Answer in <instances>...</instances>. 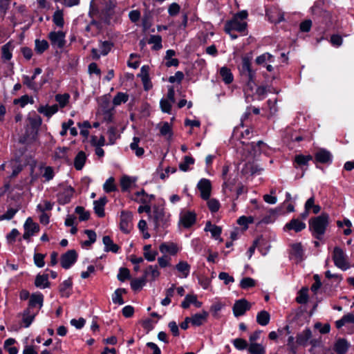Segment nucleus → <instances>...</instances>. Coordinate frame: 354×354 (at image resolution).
<instances>
[{
    "label": "nucleus",
    "instance_id": "nucleus-51",
    "mask_svg": "<svg viewBox=\"0 0 354 354\" xmlns=\"http://www.w3.org/2000/svg\"><path fill=\"white\" fill-rule=\"evenodd\" d=\"M160 133L162 136L168 137V138L172 136L171 127L167 122H164L160 127Z\"/></svg>",
    "mask_w": 354,
    "mask_h": 354
},
{
    "label": "nucleus",
    "instance_id": "nucleus-50",
    "mask_svg": "<svg viewBox=\"0 0 354 354\" xmlns=\"http://www.w3.org/2000/svg\"><path fill=\"white\" fill-rule=\"evenodd\" d=\"M48 43L46 40H35V50L37 53L41 54L48 48Z\"/></svg>",
    "mask_w": 354,
    "mask_h": 354
},
{
    "label": "nucleus",
    "instance_id": "nucleus-37",
    "mask_svg": "<svg viewBox=\"0 0 354 354\" xmlns=\"http://www.w3.org/2000/svg\"><path fill=\"white\" fill-rule=\"evenodd\" d=\"M143 250L144 257L147 261H153L156 259L158 252L156 250H152L151 245H145L143 247Z\"/></svg>",
    "mask_w": 354,
    "mask_h": 354
},
{
    "label": "nucleus",
    "instance_id": "nucleus-28",
    "mask_svg": "<svg viewBox=\"0 0 354 354\" xmlns=\"http://www.w3.org/2000/svg\"><path fill=\"white\" fill-rule=\"evenodd\" d=\"M219 74L223 81L226 84H229L233 82L234 77L230 68L226 66L221 67Z\"/></svg>",
    "mask_w": 354,
    "mask_h": 354
},
{
    "label": "nucleus",
    "instance_id": "nucleus-17",
    "mask_svg": "<svg viewBox=\"0 0 354 354\" xmlns=\"http://www.w3.org/2000/svg\"><path fill=\"white\" fill-rule=\"evenodd\" d=\"M209 314L207 311L203 310L200 313H196L192 315L190 318L192 325L199 326L203 324L207 319Z\"/></svg>",
    "mask_w": 354,
    "mask_h": 354
},
{
    "label": "nucleus",
    "instance_id": "nucleus-54",
    "mask_svg": "<svg viewBox=\"0 0 354 354\" xmlns=\"http://www.w3.org/2000/svg\"><path fill=\"white\" fill-rule=\"evenodd\" d=\"M148 194L145 193L144 190H142L140 192H138L136 193V198L134 200L142 204H148L149 203V199H148Z\"/></svg>",
    "mask_w": 354,
    "mask_h": 354
},
{
    "label": "nucleus",
    "instance_id": "nucleus-58",
    "mask_svg": "<svg viewBox=\"0 0 354 354\" xmlns=\"http://www.w3.org/2000/svg\"><path fill=\"white\" fill-rule=\"evenodd\" d=\"M233 345L238 350H244L248 347V342L241 338H236L232 341Z\"/></svg>",
    "mask_w": 354,
    "mask_h": 354
},
{
    "label": "nucleus",
    "instance_id": "nucleus-64",
    "mask_svg": "<svg viewBox=\"0 0 354 354\" xmlns=\"http://www.w3.org/2000/svg\"><path fill=\"white\" fill-rule=\"evenodd\" d=\"M112 301L113 303L115 304H124V301L122 299V290L120 289H117L114 294L113 295V297H112Z\"/></svg>",
    "mask_w": 354,
    "mask_h": 354
},
{
    "label": "nucleus",
    "instance_id": "nucleus-46",
    "mask_svg": "<svg viewBox=\"0 0 354 354\" xmlns=\"http://www.w3.org/2000/svg\"><path fill=\"white\" fill-rule=\"evenodd\" d=\"M313 157L310 155L304 156L302 154L297 155L295 158V162L299 167L306 165L311 160Z\"/></svg>",
    "mask_w": 354,
    "mask_h": 354
},
{
    "label": "nucleus",
    "instance_id": "nucleus-39",
    "mask_svg": "<svg viewBox=\"0 0 354 354\" xmlns=\"http://www.w3.org/2000/svg\"><path fill=\"white\" fill-rule=\"evenodd\" d=\"M53 23L59 28H62L64 24V14L62 10H57L53 15Z\"/></svg>",
    "mask_w": 354,
    "mask_h": 354
},
{
    "label": "nucleus",
    "instance_id": "nucleus-3",
    "mask_svg": "<svg viewBox=\"0 0 354 354\" xmlns=\"http://www.w3.org/2000/svg\"><path fill=\"white\" fill-rule=\"evenodd\" d=\"M240 72L248 79V86L252 89L255 85V71L251 68V58L246 56L242 57Z\"/></svg>",
    "mask_w": 354,
    "mask_h": 354
},
{
    "label": "nucleus",
    "instance_id": "nucleus-31",
    "mask_svg": "<svg viewBox=\"0 0 354 354\" xmlns=\"http://www.w3.org/2000/svg\"><path fill=\"white\" fill-rule=\"evenodd\" d=\"M136 178L129 176H123L120 179V186L122 192H127L131 186L135 183Z\"/></svg>",
    "mask_w": 354,
    "mask_h": 354
},
{
    "label": "nucleus",
    "instance_id": "nucleus-26",
    "mask_svg": "<svg viewBox=\"0 0 354 354\" xmlns=\"http://www.w3.org/2000/svg\"><path fill=\"white\" fill-rule=\"evenodd\" d=\"M312 336L311 330L309 328L304 330L297 336V344L305 346Z\"/></svg>",
    "mask_w": 354,
    "mask_h": 354
},
{
    "label": "nucleus",
    "instance_id": "nucleus-43",
    "mask_svg": "<svg viewBox=\"0 0 354 354\" xmlns=\"http://www.w3.org/2000/svg\"><path fill=\"white\" fill-rule=\"evenodd\" d=\"M146 284V278L145 276L138 278V279H134L131 282V288L135 290L138 291L142 289V288Z\"/></svg>",
    "mask_w": 354,
    "mask_h": 354
},
{
    "label": "nucleus",
    "instance_id": "nucleus-29",
    "mask_svg": "<svg viewBox=\"0 0 354 354\" xmlns=\"http://www.w3.org/2000/svg\"><path fill=\"white\" fill-rule=\"evenodd\" d=\"M37 111L39 113L50 118L58 111V106L57 104L53 106H41L38 108Z\"/></svg>",
    "mask_w": 354,
    "mask_h": 354
},
{
    "label": "nucleus",
    "instance_id": "nucleus-2",
    "mask_svg": "<svg viewBox=\"0 0 354 354\" xmlns=\"http://www.w3.org/2000/svg\"><path fill=\"white\" fill-rule=\"evenodd\" d=\"M328 215L322 214L320 216L312 218L309 220V228L313 235L317 239H321L325 233L328 225Z\"/></svg>",
    "mask_w": 354,
    "mask_h": 354
},
{
    "label": "nucleus",
    "instance_id": "nucleus-38",
    "mask_svg": "<svg viewBox=\"0 0 354 354\" xmlns=\"http://www.w3.org/2000/svg\"><path fill=\"white\" fill-rule=\"evenodd\" d=\"M140 138L138 137H134L133 138V142L130 145V148L132 151L135 152V154L138 157H140L144 154V149L142 147H140L138 146V143L140 142Z\"/></svg>",
    "mask_w": 354,
    "mask_h": 354
},
{
    "label": "nucleus",
    "instance_id": "nucleus-48",
    "mask_svg": "<svg viewBox=\"0 0 354 354\" xmlns=\"http://www.w3.org/2000/svg\"><path fill=\"white\" fill-rule=\"evenodd\" d=\"M148 43L153 44V49L155 50H160L162 47V37L160 35H151Z\"/></svg>",
    "mask_w": 354,
    "mask_h": 354
},
{
    "label": "nucleus",
    "instance_id": "nucleus-27",
    "mask_svg": "<svg viewBox=\"0 0 354 354\" xmlns=\"http://www.w3.org/2000/svg\"><path fill=\"white\" fill-rule=\"evenodd\" d=\"M103 243L104 245V250L106 252H112L117 253L119 250V246L115 244L109 236H104L102 239Z\"/></svg>",
    "mask_w": 354,
    "mask_h": 354
},
{
    "label": "nucleus",
    "instance_id": "nucleus-57",
    "mask_svg": "<svg viewBox=\"0 0 354 354\" xmlns=\"http://www.w3.org/2000/svg\"><path fill=\"white\" fill-rule=\"evenodd\" d=\"M53 203H51L50 201H44L37 205V209L41 212H45L46 211H49L53 209Z\"/></svg>",
    "mask_w": 354,
    "mask_h": 354
},
{
    "label": "nucleus",
    "instance_id": "nucleus-10",
    "mask_svg": "<svg viewBox=\"0 0 354 354\" xmlns=\"http://www.w3.org/2000/svg\"><path fill=\"white\" fill-rule=\"evenodd\" d=\"M250 308V304L245 299H240L235 302L233 306V313L235 317H239L245 314Z\"/></svg>",
    "mask_w": 354,
    "mask_h": 354
},
{
    "label": "nucleus",
    "instance_id": "nucleus-49",
    "mask_svg": "<svg viewBox=\"0 0 354 354\" xmlns=\"http://www.w3.org/2000/svg\"><path fill=\"white\" fill-rule=\"evenodd\" d=\"M13 103L15 104H19L21 107H24L28 103L33 104L34 100L28 95H24L18 99H15Z\"/></svg>",
    "mask_w": 354,
    "mask_h": 354
},
{
    "label": "nucleus",
    "instance_id": "nucleus-20",
    "mask_svg": "<svg viewBox=\"0 0 354 354\" xmlns=\"http://www.w3.org/2000/svg\"><path fill=\"white\" fill-rule=\"evenodd\" d=\"M175 268L176 270L180 274L179 275L180 277L187 278L189 276L191 266L187 261H179V263L176 265Z\"/></svg>",
    "mask_w": 354,
    "mask_h": 354
},
{
    "label": "nucleus",
    "instance_id": "nucleus-9",
    "mask_svg": "<svg viewBox=\"0 0 354 354\" xmlns=\"http://www.w3.org/2000/svg\"><path fill=\"white\" fill-rule=\"evenodd\" d=\"M77 254L75 250H71L61 257V265L64 269H68L77 261Z\"/></svg>",
    "mask_w": 354,
    "mask_h": 354
},
{
    "label": "nucleus",
    "instance_id": "nucleus-30",
    "mask_svg": "<svg viewBox=\"0 0 354 354\" xmlns=\"http://www.w3.org/2000/svg\"><path fill=\"white\" fill-rule=\"evenodd\" d=\"M205 231L209 232L213 238L218 239L221 234V227L212 225L209 221H208L205 225Z\"/></svg>",
    "mask_w": 354,
    "mask_h": 354
},
{
    "label": "nucleus",
    "instance_id": "nucleus-33",
    "mask_svg": "<svg viewBox=\"0 0 354 354\" xmlns=\"http://www.w3.org/2000/svg\"><path fill=\"white\" fill-rule=\"evenodd\" d=\"M270 320V313L266 310H261L257 315V322L263 326L268 325Z\"/></svg>",
    "mask_w": 354,
    "mask_h": 354
},
{
    "label": "nucleus",
    "instance_id": "nucleus-1",
    "mask_svg": "<svg viewBox=\"0 0 354 354\" xmlns=\"http://www.w3.org/2000/svg\"><path fill=\"white\" fill-rule=\"evenodd\" d=\"M248 13L245 10L235 13L231 19L225 23L224 31L225 32L236 31L243 36L248 35Z\"/></svg>",
    "mask_w": 354,
    "mask_h": 354
},
{
    "label": "nucleus",
    "instance_id": "nucleus-25",
    "mask_svg": "<svg viewBox=\"0 0 354 354\" xmlns=\"http://www.w3.org/2000/svg\"><path fill=\"white\" fill-rule=\"evenodd\" d=\"M35 285L37 288L44 289L50 286L48 274H37L35 280Z\"/></svg>",
    "mask_w": 354,
    "mask_h": 354
},
{
    "label": "nucleus",
    "instance_id": "nucleus-63",
    "mask_svg": "<svg viewBox=\"0 0 354 354\" xmlns=\"http://www.w3.org/2000/svg\"><path fill=\"white\" fill-rule=\"evenodd\" d=\"M171 104L170 101L166 99H162L160 102L161 110L165 112L169 113L171 109Z\"/></svg>",
    "mask_w": 354,
    "mask_h": 354
},
{
    "label": "nucleus",
    "instance_id": "nucleus-61",
    "mask_svg": "<svg viewBox=\"0 0 354 354\" xmlns=\"http://www.w3.org/2000/svg\"><path fill=\"white\" fill-rule=\"evenodd\" d=\"M130 278V272L127 268H121L119 270V272L118 274V279L120 281H124L126 279Z\"/></svg>",
    "mask_w": 354,
    "mask_h": 354
},
{
    "label": "nucleus",
    "instance_id": "nucleus-15",
    "mask_svg": "<svg viewBox=\"0 0 354 354\" xmlns=\"http://www.w3.org/2000/svg\"><path fill=\"white\" fill-rule=\"evenodd\" d=\"M306 224L297 218L292 219L289 223H286L284 230H294L296 232H301L306 228Z\"/></svg>",
    "mask_w": 354,
    "mask_h": 354
},
{
    "label": "nucleus",
    "instance_id": "nucleus-41",
    "mask_svg": "<svg viewBox=\"0 0 354 354\" xmlns=\"http://www.w3.org/2000/svg\"><path fill=\"white\" fill-rule=\"evenodd\" d=\"M308 288L307 287L302 288L298 292V295L296 297V301L300 304H304L307 303L308 299Z\"/></svg>",
    "mask_w": 354,
    "mask_h": 354
},
{
    "label": "nucleus",
    "instance_id": "nucleus-13",
    "mask_svg": "<svg viewBox=\"0 0 354 354\" xmlns=\"http://www.w3.org/2000/svg\"><path fill=\"white\" fill-rule=\"evenodd\" d=\"M180 223L186 228L191 227L196 222V214L193 212H186L181 214Z\"/></svg>",
    "mask_w": 354,
    "mask_h": 354
},
{
    "label": "nucleus",
    "instance_id": "nucleus-44",
    "mask_svg": "<svg viewBox=\"0 0 354 354\" xmlns=\"http://www.w3.org/2000/svg\"><path fill=\"white\" fill-rule=\"evenodd\" d=\"M35 317V313H31L30 308H27L23 313V322L25 327L28 328L32 324Z\"/></svg>",
    "mask_w": 354,
    "mask_h": 354
},
{
    "label": "nucleus",
    "instance_id": "nucleus-36",
    "mask_svg": "<svg viewBox=\"0 0 354 354\" xmlns=\"http://www.w3.org/2000/svg\"><path fill=\"white\" fill-rule=\"evenodd\" d=\"M262 145H265V144L262 141H259L257 143H248L245 146L247 147V149L250 151V153L255 156L261 153L260 149Z\"/></svg>",
    "mask_w": 354,
    "mask_h": 354
},
{
    "label": "nucleus",
    "instance_id": "nucleus-52",
    "mask_svg": "<svg viewBox=\"0 0 354 354\" xmlns=\"http://www.w3.org/2000/svg\"><path fill=\"white\" fill-rule=\"evenodd\" d=\"M194 163V159L190 156H185L184 161L179 164V168L183 171H187L189 169V165Z\"/></svg>",
    "mask_w": 354,
    "mask_h": 354
},
{
    "label": "nucleus",
    "instance_id": "nucleus-42",
    "mask_svg": "<svg viewBox=\"0 0 354 354\" xmlns=\"http://www.w3.org/2000/svg\"><path fill=\"white\" fill-rule=\"evenodd\" d=\"M248 351L250 354H265L266 353L264 346L257 343H250Z\"/></svg>",
    "mask_w": 354,
    "mask_h": 354
},
{
    "label": "nucleus",
    "instance_id": "nucleus-23",
    "mask_svg": "<svg viewBox=\"0 0 354 354\" xmlns=\"http://www.w3.org/2000/svg\"><path fill=\"white\" fill-rule=\"evenodd\" d=\"M191 304H194L196 308H200L202 306V302L198 301L196 295H187L183 301L181 303V306L183 308H187Z\"/></svg>",
    "mask_w": 354,
    "mask_h": 354
},
{
    "label": "nucleus",
    "instance_id": "nucleus-18",
    "mask_svg": "<svg viewBox=\"0 0 354 354\" xmlns=\"http://www.w3.org/2000/svg\"><path fill=\"white\" fill-rule=\"evenodd\" d=\"M44 302V295L40 292L33 293L30 297L28 308H31L36 307L37 305L39 308H41L43 306Z\"/></svg>",
    "mask_w": 354,
    "mask_h": 354
},
{
    "label": "nucleus",
    "instance_id": "nucleus-55",
    "mask_svg": "<svg viewBox=\"0 0 354 354\" xmlns=\"http://www.w3.org/2000/svg\"><path fill=\"white\" fill-rule=\"evenodd\" d=\"M256 284V281L254 279L250 277H245L241 279L240 282V286L243 289H248L249 288L254 287Z\"/></svg>",
    "mask_w": 354,
    "mask_h": 354
},
{
    "label": "nucleus",
    "instance_id": "nucleus-16",
    "mask_svg": "<svg viewBox=\"0 0 354 354\" xmlns=\"http://www.w3.org/2000/svg\"><path fill=\"white\" fill-rule=\"evenodd\" d=\"M22 79L23 84L34 92H37L46 82V80H44L40 84H37L35 81H32L30 77L26 75H24Z\"/></svg>",
    "mask_w": 354,
    "mask_h": 354
},
{
    "label": "nucleus",
    "instance_id": "nucleus-45",
    "mask_svg": "<svg viewBox=\"0 0 354 354\" xmlns=\"http://www.w3.org/2000/svg\"><path fill=\"white\" fill-rule=\"evenodd\" d=\"M129 100V95L127 93L119 92L113 99V104L114 106H119L122 103H125Z\"/></svg>",
    "mask_w": 354,
    "mask_h": 354
},
{
    "label": "nucleus",
    "instance_id": "nucleus-6",
    "mask_svg": "<svg viewBox=\"0 0 354 354\" xmlns=\"http://www.w3.org/2000/svg\"><path fill=\"white\" fill-rule=\"evenodd\" d=\"M66 35L63 31H52L48 35V39L51 44L57 48H62L64 46Z\"/></svg>",
    "mask_w": 354,
    "mask_h": 354
},
{
    "label": "nucleus",
    "instance_id": "nucleus-47",
    "mask_svg": "<svg viewBox=\"0 0 354 354\" xmlns=\"http://www.w3.org/2000/svg\"><path fill=\"white\" fill-rule=\"evenodd\" d=\"M103 189L107 193L115 192L117 189L113 177H110L106 180L103 185Z\"/></svg>",
    "mask_w": 354,
    "mask_h": 354
},
{
    "label": "nucleus",
    "instance_id": "nucleus-56",
    "mask_svg": "<svg viewBox=\"0 0 354 354\" xmlns=\"http://www.w3.org/2000/svg\"><path fill=\"white\" fill-rule=\"evenodd\" d=\"M75 213L79 214L80 221H86L89 218L90 214L88 212L85 211L84 208L81 206L76 207L75 209Z\"/></svg>",
    "mask_w": 354,
    "mask_h": 354
},
{
    "label": "nucleus",
    "instance_id": "nucleus-8",
    "mask_svg": "<svg viewBox=\"0 0 354 354\" xmlns=\"http://www.w3.org/2000/svg\"><path fill=\"white\" fill-rule=\"evenodd\" d=\"M197 187L201 192V196L204 200L209 198L212 190V185L209 180L202 178L197 184Z\"/></svg>",
    "mask_w": 354,
    "mask_h": 354
},
{
    "label": "nucleus",
    "instance_id": "nucleus-32",
    "mask_svg": "<svg viewBox=\"0 0 354 354\" xmlns=\"http://www.w3.org/2000/svg\"><path fill=\"white\" fill-rule=\"evenodd\" d=\"M72 281L68 279L64 281L59 286V292L62 297H68L71 295Z\"/></svg>",
    "mask_w": 354,
    "mask_h": 354
},
{
    "label": "nucleus",
    "instance_id": "nucleus-7",
    "mask_svg": "<svg viewBox=\"0 0 354 354\" xmlns=\"http://www.w3.org/2000/svg\"><path fill=\"white\" fill-rule=\"evenodd\" d=\"M24 233L23 238L24 239H28L30 236H33L36 232H39V226L37 223L33 222L30 217H28L24 225Z\"/></svg>",
    "mask_w": 354,
    "mask_h": 354
},
{
    "label": "nucleus",
    "instance_id": "nucleus-5",
    "mask_svg": "<svg viewBox=\"0 0 354 354\" xmlns=\"http://www.w3.org/2000/svg\"><path fill=\"white\" fill-rule=\"evenodd\" d=\"M120 228L125 234H128L133 228L132 214L129 212H122L120 221Z\"/></svg>",
    "mask_w": 354,
    "mask_h": 354
},
{
    "label": "nucleus",
    "instance_id": "nucleus-22",
    "mask_svg": "<svg viewBox=\"0 0 354 354\" xmlns=\"http://www.w3.org/2000/svg\"><path fill=\"white\" fill-rule=\"evenodd\" d=\"M14 45L12 41H8L1 47V58L4 61H9L12 57Z\"/></svg>",
    "mask_w": 354,
    "mask_h": 354
},
{
    "label": "nucleus",
    "instance_id": "nucleus-11",
    "mask_svg": "<svg viewBox=\"0 0 354 354\" xmlns=\"http://www.w3.org/2000/svg\"><path fill=\"white\" fill-rule=\"evenodd\" d=\"M74 194V189L71 186L64 187L63 190L58 194L57 200L59 203L64 205L71 201Z\"/></svg>",
    "mask_w": 354,
    "mask_h": 354
},
{
    "label": "nucleus",
    "instance_id": "nucleus-62",
    "mask_svg": "<svg viewBox=\"0 0 354 354\" xmlns=\"http://www.w3.org/2000/svg\"><path fill=\"white\" fill-rule=\"evenodd\" d=\"M44 257V254L40 253H35L34 254L35 264L39 268H43L45 265Z\"/></svg>",
    "mask_w": 354,
    "mask_h": 354
},
{
    "label": "nucleus",
    "instance_id": "nucleus-35",
    "mask_svg": "<svg viewBox=\"0 0 354 354\" xmlns=\"http://www.w3.org/2000/svg\"><path fill=\"white\" fill-rule=\"evenodd\" d=\"M159 249L162 253H169L172 255L176 254L178 252V248L176 245L174 243H162Z\"/></svg>",
    "mask_w": 354,
    "mask_h": 354
},
{
    "label": "nucleus",
    "instance_id": "nucleus-12",
    "mask_svg": "<svg viewBox=\"0 0 354 354\" xmlns=\"http://www.w3.org/2000/svg\"><path fill=\"white\" fill-rule=\"evenodd\" d=\"M152 220L155 229L163 227L167 221L164 211L162 209H156L153 213Z\"/></svg>",
    "mask_w": 354,
    "mask_h": 354
},
{
    "label": "nucleus",
    "instance_id": "nucleus-60",
    "mask_svg": "<svg viewBox=\"0 0 354 354\" xmlns=\"http://www.w3.org/2000/svg\"><path fill=\"white\" fill-rule=\"evenodd\" d=\"M91 143L95 147H102L105 145V138L102 136H101L100 138H97L95 136H93L91 139Z\"/></svg>",
    "mask_w": 354,
    "mask_h": 354
},
{
    "label": "nucleus",
    "instance_id": "nucleus-4",
    "mask_svg": "<svg viewBox=\"0 0 354 354\" xmlns=\"http://www.w3.org/2000/svg\"><path fill=\"white\" fill-rule=\"evenodd\" d=\"M333 259L335 265L342 270H346L349 268V264L346 259V255L340 248L335 247L334 248Z\"/></svg>",
    "mask_w": 354,
    "mask_h": 354
},
{
    "label": "nucleus",
    "instance_id": "nucleus-24",
    "mask_svg": "<svg viewBox=\"0 0 354 354\" xmlns=\"http://www.w3.org/2000/svg\"><path fill=\"white\" fill-rule=\"evenodd\" d=\"M350 344L345 339H339L334 345V350L337 354H346Z\"/></svg>",
    "mask_w": 354,
    "mask_h": 354
},
{
    "label": "nucleus",
    "instance_id": "nucleus-19",
    "mask_svg": "<svg viewBox=\"0 0 354 354\" xmlns=\"http://www.w3.org/2000/svg\"><path fill=\"white\" fill-rule=\"evenodd\" d=\"M106 202L107 199L105 196L93 202L95 212L99 217H103L104 216V205Z\"/></svg>",
    "mask_w": 354,
    "mask_h": 354
},
{
    "label": "nucleus",
    "instance_id": "nucleus-14",
    "mask_svg": "<svg viewBox=\"0 0 354 354\" xmlns=\"http://www.w3.org/2000/svg\"><path fill=\"white\" fill-rule=\"evenodd\" d=\"M304 250L301 244L299 243H294L291 245L290 257L296 262H300L303 259Z\"/></svg>",
    "mask_w": 354,
    "mask_h": 354
},
{
    "label": "nucleus",
    "instance_id": "nucleus-40",
    "mask_svg": "<svg viewBox=\"0 0 354 354\" xmlns=\"http://www.w3.org/2000/svg\"><path fill=\"white\" fill-rule=\"evenodd\" d=\"M160 275V272L158 270V267L156 266H149L145 271V277L147 278L149 277L151 280L154 281L157 279Z\"/></svg>",
    "mask_w": 354,
    "mask_h": 354
},
{
    "label": "nucleus",
    "instance_id": "nucleus-34",
    "mask_svg": "<svg viewBox=\"0 0 354 354\" xmlns=\"http://www.w3.org/2000/svg\"><path fill=\"white\" fill-rule=\"evenodd\" d=\"M86 153L81 151L78 152L74 160V167L77 170H81L86 162Z\"/></svg>",
    "mask_w": 354,
    "mask_h": 354
},
{
    "label": "nucleus",
    "instance_id": "nucleus-53",
    "mask_svg": "<svg viewBox=\"0 0 354 354\" xmlns=\"http://www.w3.org/2000/svg\"><path fill=\"white\" fill-rule=\"evenodd\" d=\"M70 95L68 93L57 94L55 95V100L59 103L60 107H64L69 101Z\"/></svg>",
    "mask_w": 354,
    "mask_h": 354
},
{
    "label": "nucleus",
    "instance_id": "nucleus-21",
    "mask_svg": "<svg viewBox=\"0 0 354 354\" xmlns=\"http://www.w3.org/2000/svg\"><path fill=\"white\" fill-rule=\"evenodd\" d=\"M315 160L321 163H330L332 161V155L326 149H320L315 154Z\"/></svg>",
    "mask_w": 354,
    "mask_h": 354
},
{
    "label": "nucleus",
    "instance_id": "nucleus-59",
    "mask_svg": "<svg viewBox=\"0 0 354 354\" xmlns=\"http://www.w3.org/2000/svg\"><path fill=\"white\" fill-rule=\"evenodd\" d=\"M207 206L212 212H216L220 208V203L215 198L207 199Z\"/></svg>",
    "mask_w": 354,
    "mask_h": 354
}]
</instances>
